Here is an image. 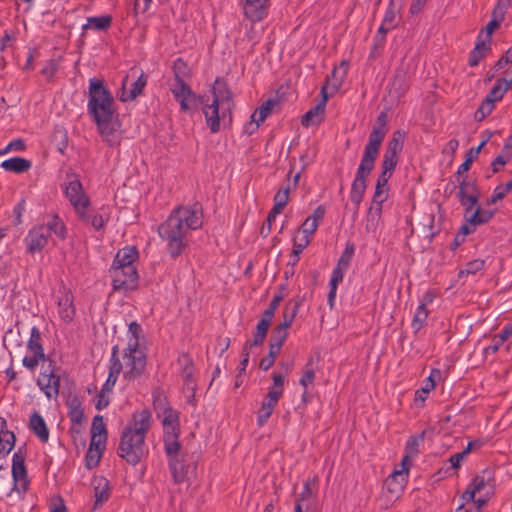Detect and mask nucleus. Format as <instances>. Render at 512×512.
Masks as SVG:
<instances>
[{"label": "nucleus", "instance_id": "obj_7", "mask_svg": "<svg viewBox=\"0 0 512 512\" xmlns=\"http://www.w3.org/2000/svg\"><path fill=\"white\" fill-rule=\"evenodd\" d=\"M204 97V103L202 105V111L205 116L206 124L210 129L211 133H217L220 130L221 122H231V111L232 109L228 106H224L220 103H208V97Z\"/></svg>", "mask_w": 512, "mask_h": 512}, {"label": "nucleus", "instance_id": "obj_60", "mask_svg": "<svg viewBox=\"0 0 512 512\" xmlns=\"http://www.w3.org/2000/svg\"><path fill=\"white\" fill-rule=\"evenodd\" d=\"M399 156L395 154L384 153L381 168L393 172L398 164Z\"/></svg>", "mask_w": 512, "mask_h": 512}, {"label": "nucleus", "instance_id": "obj_22", "mask_svg": "<svg viewBox=\"0 0 512 512\" xmlns=\"http://www.w3.org/2000/svg\"><path fill=\"white\" fill-rule=\"evenodd\" d=\"M164 435V451L165 453H172L176 449H180L182 444L179 442L178 437L180 435L179 423L163 425Z\"/></svg>", "mask_w": 512, "mask_h": 512}, {"label": "nucleus", "instance_id": "obj_40", "mask_svg": "<svg viewBox=\"0 0 512 512\" xmlns=\"http://www.w3.org/2000/svg\"><path fill=\"white\" fill-rule=\"evenodd\" d=\"M405 133L397 130L393 133L392 138L389 140L387 147H386V153L389 154H395L399 156V153L403 149V142H404Z\"/></svg>", "mask_w": 512, "mask_h": 512}, {"label": "nucleus", "instance_id": "obj_20", "mask_svg": "<svg viewBox=\"0 0 512 512\" xmlns=\"http://www.w3.org/2000/svg\"><path fill=\"white\" fill-rule=\"evenodd\" d=\"M492 135H493L492 131L486 130L482 134V141L480 142V144L477 147L470 148L466 152V154H465V161L458 167V170L456 172V174L458 176L463 175L464 173H466L470 169L474 159H476L478 157V155L480 154L482 148L491 139Z\"/></svg>", "mask_w": 512, "mask_h": 512}, {"label": "nucleus", "instance_id": "obj_30", "mask_svg": "<svg viewBox=\"0 0 512 512\" xmlns=\"http://www.w3.org/2000/svg\"><path fill=\"white\" fill-rule=\"evenodd\" d=\"M29 428L40 439L41 442L45 443L48 441L49 430L43 417L38 412H34L30 416Z\"/></svg>", "mask_w": 512, "mask_h": 512}, {"label": "nucleus", "instance_id": "obj_43", "mask_svg": "<svg viewBox=\"0 0 512 512\" xmlns=\"http://www.w3.org/2000/svg\"><path fill=\"white\" fill-rule=\"evenodd\" d=\"M152 397H153V407H154V410L156 411L158 417H161L162 412L171 408V406H169V404L167 402L166 396L160 389H155L152 393Z\"/></svg>", "mask_w": 512, "mask_h": 512}, {"label": "nucleus", "instance_id": "obj_15", "mask_svg": "<svg viewBox=\"0 0 512 512\" xmlns=\"http://www.w3.org/2000/svg\"><path fill=\"white\" fill-rule=\"evenodd\" d=\"M26 453L19 448L12 457V477L15 487H20L23 491L28 488L29 480L25 466Z\"/></svg>", "mask_w": 512, "mask_h": 512}, {"label": "nucleus", "instance_id": "obj_44", "mask_svg": "<svg viewBox=\"0 0 512 512\" xmlns=\"http://www.w3.org/2000/svg\"><path fill=\"white\" fill-rule=\"evenodd\" d=\"M495 108V103L488 98H484L479 108L474 113V119L477 122L483 121L488 115L492 113Z\"/></svg>", "mask_w": 512, "mask_h": 512}, {"label": "nucleus", "instance_id": "obj_51", "mask_svg": "<svg viewBox=\"0 0 512 512\" xmlns=\"http://www.w3.org/2000/svg\"><path fill=\"white\" fill-rule=\"evenodd\" d=\"M489 472L483 471L482 474L476 475L469 486L474 490L475 493L481 492L488 485Z\"/></svg>", "mask_w": 512, "mask_h": 512}, {"label": "nucleus", "instance_id": "obj_21", "mask_svg": "<svg viewBox=\"0 0 512 512\" xmlns=\"http://www.w3.org/2000/svg\"><path fill=\"white\" fill-rule=\"evenodd\" d=\"M213 103H220L232 109L233 99L232 92L225 80L216 78L212 86Z\"/></svg>", "mask_w": 512, "mask_h": 512}, {"label": "nucleus", "instance_id": "obj_5", "mask_svg": "<svg viewBox=\"0 0 512 512\" xmlns=\"http://www.w3.org/2000/svg\"><path fill=\"white\" fill-rule=\"evenodd\" d=\"M142 332L140 324L133 321L129 324V343L124 353V378L128 381L139 378L146 368V355L139 350V337Z\"/></svg>", "mask_w": 512, "mask_h": 512}, {"label": "nucleus", "instance_id": "obj_50", "mask_svg": "<svg viewBox=\"0 0 512 512\" xmlns=\"http://www.w3.org/2000/svg\"><path fill=\"white\" fill-rule=\"evenodd\" d=\"M91 436L107 438V430L105 427V423L103 421V417L101 415H96L93 418V422L91 425Z\"/></svg>", "mask_w": 512, "mask_h": 512}, {"label": "nucleus", "instance_id": "obj_54", "mask_svg": "<svg viewBox=\"0 0 512 512\" xmlns=\"http://www.w3.org/2000/svg\"><path fill=\"white\" fill-rule=\"evenodd\" d=\"M484 263L482 259H474L468 262L464 269L460 270L458 276L461 278L463 275L475 274L483 269Z\"/></svg>", "mask_w": 512, "mask_h": 512}, {"label": "nucleus", "instance_id": "obj_3", "mask_svg": "<svg viewBox=\"0 0 512 512\" xmlns=\"http://www.w3.org/2000/svg\"><path fill=\"white\" fill-rule=\"evenodd\" d=\"M87 110L94 120L99 134L108 143L110 147L120 144V136L117 130L120 127L118 114L114 104H98L88 102Z\"/></svg>", "mask_w": 512, "mask_h": 512}, {"label": "nucleus", "instance_id": "obj_32", "mask_svg": "<svg viewBox=\"0 0 512 512\" xmlns=\"http://www.w3.org/2000/svg\"><path fill=\"white\" fill-rule=\"evenodd\" d=\"M59 315L65 322L72 321L75 315L73 306V296L70 292H65L58 300Z\"/></svg>", "mask_w": 512, "mask_h": 512}, {"label": "nucleus", "instance_id": "obj_31", "mask_svg": "<svg viewBox=\"0 0 512 512\" xmlns=\"http://www.w3.org/2000/svg\"><path fill=\"white\" fill-rule=\"evenodd\" d=\"M511 87L512 77L510 79L505 77L498 78L486 98L491 99L494 103L500 101Z\"/></svg>", "mask_w": 512, "mask_h": 512}, {"label": "nucleus", "instance_id": "obj_56", "mask_svg": "<svg viewBox=\"0 0 512 512\" xmlns=\"http://www.w3.org/2000/svg\"><path fill=\"white\" fill-rule=\"evenodd\" d=\"M425 431H422L418 435H414L409 438V440L406 443V450L411 455H416L419 452V445L424 440Z\"/></svg>", "mask_w": 512, "mask_h": 512}, {"label": "nucleus", "instance_id": "obj_33", "mask_svg": "<svg viewBox=\"0 0 512 512\" xmlns=\"http://www.w3.org/2000/svg\"><path fill=\"white\" fill-rule=\"evenodd\" d=\"M138 258V251L135 247L129 246L120 249L113 261L112 266H134L135 260Z\"/></svg>", "mask_w": 512, "mask_h": 512}, {"label": "nucleus", "instance_id": "obj_17", "mask_svg": "<svg viewBox=\"0 0 512 512\" xmlns=\"http://www.w3.org/2000/svg\"><path fill=\"white\" fill-rule=\"evenodd\" d=\"M49 238V229L46 226L35 227L25 239L28 252L35 253L41 251L47 245Z\"/></svg>", "mask_w": 512, "mask_h": 512}, {"label": "nucleus", "instance_id": "obj_23", "mask_svg": "<svg viewBox=\"0 0 512 512\" xmlns=\"http://www.w3.org/2000/svg\"><path fill=\"white\" fill-rule=\"evenodd\" d=\"M406 482L407 477L403 473V471L395 470L385 480L384 487L387 490V492L391 494L392 498L397 499L402 494Z\"/></svg>", "mask_w": 512, "mask_h": 512}, {"label": "nucleus", "instance_id": "obj_11", "mask_svg": "<svg viewBox=\"0 0 512 512\" xmlns=\"http://www.w3.org/2000/svg\"><path fill=\"white\" fill-rule=\"evenodd\" d=\"M65 195L73 205L80 219H86L89 197L84 193L82 183L78 179L70 181L65 187Z\"/></svg>", "mask_w": 512, "mask_h": 512}, {"label": "nucleus", "instance_id": "obj_6", "mask_svg": "<svg viewBox=\"0 0 512 512\" xmlns=\"http://www.w3.org/2000/svg\"><path fill=\"white\" fill-rule=\"evenodd\" d=\"M376 159L377 158L369 156L368 154H363L360 164L357 168L355 179L352 182L350 191V199L354 204L355 214L358 212L359 206L363 200L366 190V180L374 168Z\"/></svg>", "mask_w": 512, "mask_h": 512}, {"label": "nucleus", "instance_id": "obj_35", "mask_svg": "<svg viewBox=\"0 0 512 512\" xmlns=\"http://www.w3.org/2000/svg\"><path fill=\"white\" fill-rule=\"evenodd\" d=\"M324 113V104L318 103L303 115L301 124L305 127H309L310 125H317L322 122Z\"/></svg>", "mask_w": 512, "mask_h": 512}, {"label": "nucleus", "instance_id": "obj_27", "mask_svg": "<svg viewBox=\"0 0 512 512\" xmlns=\"http://www.w3.org/2000/svg\"><path fill=\"white\" fill-rule=\"evenodd\" d=\"M92 486L94 488V510L106 502L109 498V482L102 476L94 477L92 480Z\"/></svg>", "mask_w": 512, "mask_h": 512}, {"label": "nucleus", "instance_id": "obj_26", "mask_svg": "<svg viewBox=\"0 0 512 512\" xmlns=\"http://www.w3.org/2000/svg\"><path fill=\"white\" fill-rule=\"evenodd\" d=\"M484 30H480L474 49L470 52L468 64L475 67L491 50V44L483 39Z\"/></svg>", "mask_w": 512, "mask_h": 512}, {"label": "nucleus", "instance_id": "obj_29", "mask_svg": "<svg viewBox=\"0 0 512 512\" xmlns=\"http://www.w3.org/2000/svg\"><path fill=\"white\" fill-rule=\"evenodd\" d=\"M304 302V296H296L295 298L289 300L283 311V322L280 323L283 327L289 328L296 317L300 306Z\"/></svg>", "mask_w": 512, "mask_h": 512}, {"label": "nucleus", "instance_id": "obj_16", "mask_svg": "<svg viewBox=\"0 0 512 512\" xmlns=\"http://www.w3.org/2000/svg\"><path fill=\"white\" fill-rule=\"evenodd\" d=\"M95 101L98 104H115L114 97L103 80L92 78L89 80L88 102Z\"/></svg>", "mask_w": 512, "mask_h": 512}, {"label": "nucleus", "instance_id": "obj_59", "mask_svg": "<svg viewBox=\"0 0 512 512\" xmlns=\"http://www.w3.org/2000/svg\"><path fill=\"white\" fill-rule=\"evenodd\" d=\"M87 218L81 219L84 223L90 224L96 230H100L105 225V220L101 214L92 215L89 211V207L87 208Z\"/></svg>", "mask_w": 512, "mask_h": 512}, {"label": "nucleus", "instance_id": "obj_24", "mask_svg": "<svg viewBox=\"0 0 512 512\" xmlns=\"http://www.w3.org/2000/svg\"><path fill=\"white\" fill-rule=\"evenodd\" d=\"M245 16L253 22L262 20L266 15L268 0H242Z\"/></svg>", "mask_w": 512, "mask_h": 512}, {"label": "nucleus", "instance_id": "obj_49", "mask_svg": "<svg viewBox=\"0 0 512 512\" xmlns=\"http://www.w3.org/2000/svg\"><path fill=\"white\" fill-rule=\"evenodd\" d=\"M46 228L49 229V237L51 236V232L57 235L60 239H65L66 237V227L63 221L58 217L54 216L51 221L45 225Z\"/></svg>", "mask_w": 512, "mask_h": 512}, {"label": "nucleus", "instance_id": "obj_37", "mask_svg": "<svg viewBox=\"0 0 512 512\" xmlns=\"http://www.w3.org/2000/svg\"><path fill=\"white\" fill-rule=\"evenodd\" d=\"M288 337V328L277 325L269 340V348L280 353L281 348Z\"/></svg>", "mask_w": 512, "mask_h": 512}, {"label": "nucleus", "instance_id": "obj_55", "mask_svg": "<svg viewBox=\"0 0 512 512\" xmlns=\"http://www.w3.org/2000/svg\"><path fill=\"white\" fill-rule=\"evenodd\" d=\"M512 4V0H498L493 11L492 16L498 20H504L507 10Z\"/></svg>", "mask_w": 512, "mask_h": 512}, {"label": "nucleus", "instance_id": "obj_12", "mask_svg": "<svg viewBox=\"0 0 512 512\" xmlns=\"http://www.w3.org/2000/svg\"><path fill=\"white\" fill-rule=\"evenodd\" d=\"M458 181L459 191L457 198L461 205L465 207L466 213H469L472 208L478 203L480 191L475 181L467 180V176L462 177L456 174Z\"/></svg>", "mask_w": 512, "mask_h": 512}, {"label": "nucleus", "instance_id": "obj_19", "mask_svg": "<svg viewBox=\"0 0 512 512\" xmlns=\"http://www.w3.org/2000/svg\"><path fill=\"white\" fill-rule=\"evenodd\" d=\"M178 364L181 367V377L187 390L194 393L196 384L194 381L193 360L188 354H181L178 358Z\"/></svg>", "mask_w": 512, "mask_h": 512}, {"label": "nucleus", "instance_id": "obj_9", "mask_svg": "<svg viewBox=\"0 0 512 512\" xmlns=\"http://www.w3.org/2000/svg\"><path fill=\"white\" fill-rule=\"evenodd\" d=\"M57 367L53 360H49L47 366L42 365V370L37 380V385L48 399L57 398L60 388V376L56 373Z\"/></svg>", "mask_w": 512, "mask_h": 512}, {"label": "nucleus", "instance_id": "obj_13", "mask_svg": "<svg viewBox=\"0 0 512 512\" xmlns=\"http://www.w3.org/2000/svg\"><path fill=\"white\" fill-rule=\"evenodd\" d=\"M387 114L381 112L377 117V125L373 127L369 134L368 142L365 145L364 153L369 156L378 157L381 144L385 138L387 132Z\"/></svg>", "mask_w": 512, "mask_h": 512}, {"label": "nucleus", "instance_id": "obj_53", "mask_svg": "<svg viewBox=\"0 0 512 512\" xmlns=\"http://www.w3.org/2000/svg\"><path fill=\"white\" fill-rule=\"evenodd\" d=\"M112 22L111 16H99L88 18V24L97 30H105L110 27Z\"/></svg>", "mask_w": 512, "mask_h": 512}, {"label": "nucleus", "instance_id": "obj_25", "mask_svg": "<svg viewBox=\"0 0 512 512\" xmlns=\"http://www.w3.org/2000/svg\"><path fill=\"white\" fill-rule=\"evenodd\" d=\"M280 398L274 393H267L257 413V424L263 426L272 415Z\"/></svg>", "mask_w": 512, "mask_h": 512}, {"label": "nucleus", "instance_id": "obj_58", "mask_svg": "<svg viewBox=\"0 0 512 512\" xmlns=\"http://www.w3.org/2000/svg\"><path fill=\"white\" fill-rule=\"evenodd\" d=\"M273 386L270 388L268 393H274L277 398L283 395L284 376L282 374L273 373Z\"/></svg>", "mask_w": 512, "mask_h": 512}, {"label": "nucleus", "instance_id": "obj_57", "mask_svg": "<svg viewBox=\"0 0 512 512\" xmlns=\"http://www.w3.org/2000/svg\"><path fill=\"white\" fill-rule=\"evenodd\" d=\"M382 213V206L377 204L370 205L367 213V228H369V225L375 226L378 220L381 217Z\"/></svg>", "mask_w": 512, "mask_h": 512}, {"label": "nucleus", "instance_id": "obj_52", "mask_svg": "<svg viewBox=\"0 0 512 512\" xmlns=\"http://www.w3.org/2000/svg\"><path fill=\"white\" fill-rule=\"evenodd\" d=\"M69 417L73 424H81L84 418V412L81 408L80 402L77 400H73L70 403V411H69Z\"/></svg>", "mask_w": 512, "mask_h": 512}, {"label": "nucleus", "instance_id": "obj_18", "mask_svg": "<svg viewBox=\"0 0 512 512\" xmlns=\"http://www.w3.org/2000/svg\"><path fill=\"white\" fill-rule=\"evenodd\" d=\"M122 369H123V365H122V363L120 361V357H119V347H118V345H114L111 350L108 378H107L106 382L104 383L101 391L108 393L113 389Z\"/></svg>", "mask_w": 512, "mask_h": 512}, {"label": "nucleus", "instance_id": "obj_64", "mask_svg": "<svg viewBox=\"0 0 512 512\" xmlns=\"http://www.w3.org/2000/svg\"><path fill=\"white\" fill-rule=\"evenodd\" d=\"M101 456L102 454L99 450L88 449L85 457L87 468L91 469L96 467L99 464Z\"/></svg>", "mask_w": 512, "mask_h": 512}, {"label": "nucleus", "instance_id": "obj_63", "mask_svg": "<svg viewBox=\"0 0 512 512\" xmlns=\"http://www.w3.org/2000/svg\"><path fill=\"white\" fill-rule=\"evenodd\" d=\"M311 365H312V360H309L308 363L306 364V370L304 371V373L300 379V385L302 387H304L305 390H306L308 384H312L314 382V378H315V373H314V370L311 367Z\"/></svg>", "mask_w": 512, "mask_h": 512}, {"label": "nucleus", "instance_id": "obj_14", "mask_svg": "<svg viewBox=\"0 0 512 512\" xmlns=\"http://www.w3.org/2000/svg\"><path fill=\"white\" fill-rule=\"evenodd\" d=\"M137 71L132 69L128 75L122 81V88L119 94V100L122 102H128L134 100L136 97L142 94L144 87L147 84V75L141 71L140 75H138L135 81L131 84V88L129 91L126 89L127 81L130 77H135Z\"/></svg>", "mask_w": 512, "mask_h": 512}, {"label": "nucleus", "instance_id": "obj_34", "mask_svg": "<svg viewBox=\"0 0 512 512\" xmlns=\"http://www.w3.org/2000/svg\"><path fill=\"white\" fill-rule=\"evenodd\" d=\"M317 479L308 478L303 485L301 493L297 496L296 500L305 503V510L309 511L312 508V502L315 497V491L313 487L316 485Z\"/></svg>", "mask_w": 512, "mask_h": 512}, {"label": "nucleus", "instance_id": "obj_10", "mask_svg": "<svg viewBox=\"0 0 512 512\" xmlns=\"http://www.w3.org/2000/svg\"><path fill=\"white\" fill-rule=\"evenodd\" d=\"M109 272L114 290H133L137 287L138 273L135 266H112Z\"/></svg>", "mask_w": 512, "mask_h": 512}, {"label": "nucleus", "instance_id": "obj_28", "mask_svg": "<svg viewBox=\"0 0 512 512\" xmlns=\"http://www.w3.org/2000/svg\"><path fill=\"white\" fill-rule=\"evenodd\" d=\"M291 170L289 171L287 175V185L283 188H280L274 195V206L272 208V216L273 215H279L284 208L286 207L288 201H289V194H290V176H291Z\"/></svg>", "mask_w": 512, "mask_h": 512}, {"label": "nucleus", "instance_id": "obj_8", "mask_svg": "<svg viewBox=\"0 0 512 512\" xmlns=\"http://www.w3.org/2000/svg\"><path fill=\"white\" fill-rule=\"evenodd\" d=\"M165 454L174 483H184L188 479V474L195 469L193 464L187 463V453L181 447L170 454Z\"/></svg>", "mask_w": 512, "mask_h": 512}, {"label": "nucleus", "instance_id": "obj_4", "mask_svg": "<svg viewBox=\"0 0 512 512\" xmlns=\"http://www.w3.org/2000/svg\"><path fill=\"white\" fill-rule=\"evenodd\" d=\"M174 74V83L170 87L174 98L179 102L181 111H187L192 106L204 103V97L196 95L189 85L187 80L191 77V71L182 58H177L172 66Z\"/></svg>", "mask_w": 512, "mask_h": 512}, {"label": "nucleus", "instance_id": "obj_45", "mask_svg": "<svg viewBox=\"0 0 512 512\" xmlns=\"http://www.w3.org/2000/svg\"><path fill=\"white\" fill-rule=\"evenodd\" d=\"M27 349L30 352H38L40 355L41 352H44V348L41 344V333L37 327H32L30 333V339L27 342Z\"/></svg>", "mask_w": 512, "mask_h": 512}, {"label": "nucleus", "instance_id": "obj_1", "mask_svg": "<svg viewBox=\"0 0 512 512\" xmlns=\"http://www.w3.org/2000/svg\"><path fill=\"white\" fill-rule=\"evenodd\" d=\"M202 223L201 215L196 209L178 206L159 225L158 234L166 242L167 251L173 259L180 256L188 246L187 235L189 231L199 229Z\"/></svg>", "mask_w": 512, "mask_h": 512}, {"label": "nucleus", "instance_id": "obj_42", "mask_svg": "<svg viewBox=\"0 0 512 512\" xmlns=\"http://www.w3.org/2000/svg\"><path fill=\"white\" fill-rule=\"evenodd\" d=\"M31 353L32 356H25L22 360L23 366L31 371H34L41 361L45 365L46 362L49 364V360H51L44 352H41L40 356L38 352Z\"/></svg>", "mask_w": 512, "mask_h": 512}, {"label": "nucleus", "instance_id": "obj_62", "mask_svg": "<svg viewBox=\"0 0 512 512\" xmlns=\"http://www.w3.org/2000/svg\"><path fill=\"white\" fill-rule=\"evenodd\" d=\"M511 192L510 190H506V185H498L490 198L487 199V205L496 204L498 201L504 199L506 195Z\"/></svg>", "mask_w": 512, "mask_h": 512}, {"label": "nucleus", "instance_id": "obj_47", "mask_svg": "<svg viewBox=\"0 0 512 512\" xmlns=\"http://www.w3.org/2000/svg\"><path fill=\"white\" fill-rule=\"evenodd\" d=\"M348 63L342 61L340 65L332 70L331 76L334 79L333 88L338 90L347 76Z\"/></svg>", "mask_w": 512, "mask_h": 512}, {"label": "nucleus", "instance_id": "obj_2", "mask_svg": "<svg viewBox=\"0 0 512 512\" xmlns=\"http://www.w3.org/2000/svg\"><path fill=\"white\" fill-rule=\"evenodd\" d=\"M152 415L148 409L136 411L122 430L117 455L130 465H137L145 453V438L151 428Z\"/></svg>", "mask_w": 512, "mask_h": 512}, {"label": "nucleus", "instance_id": "obj_38", "mask_svg": "<svg viewBox=\"0 0 512 512\" xmlns=\"http://www.w3.org/2000/svg\"><path fill=\"white\" fill-rule=\"evenodd\" d=\"M494 216L493 211L482 210L480 207H477L471 215H465L466 220L472 226L482 225L488 223Z\"/></svg>", "mask_w": 512, "mask_h": 512}, {"label": "nucleus", "instance_id": "obj_46", "mask_svg": "<svg viewBox=\"0 0 512 512\" xmlns=\"http://www.w3.org/2000/svg\"><path fill=\"white\" fill-rule=\"evenodd\" d=\"M427 318H428L427 308L424 307V304H419V306L414 314L412 323H411V327L413 328L415 333H417L423 327V325L427 321Z\"/></svg>", "mask_w": 512, "mask_h": 512}, {"label": "nucleus", "instance_id": "obj_36", "mask_svg": "<svg viewBox=\"0 0 512 512\" xmlns=\"http://www.w3.org/2000/svg\"><path fill=\"white\" fill-rule=\"evenodd\" d=\"M1 167L6 171L20 174L31 168V161L21 157H12L4 160L1 163Z\"/></svg>", "mask_w": 512, "mask_h": 512}, {"label": "nucleus", "instance_id": "obj_61", "mask_svg": "<svg viewBox=\"0 0 512 512\" xmlns=\"http://www.w3.org/2000/svg\"><path fill=\"white\" fill-rule=\"evenodd\" d=\"M283 298H284V295H283L282 292H279V293L275 294L273 296V299L271 300L269 306L263 312V315L266 316L267 318H271L272 319L274 317V314H275V311H276L277 307L279 306V304L283 300Z\"/></svg>", "mask_w": 512, "mask_h": 512}, {"label": "nucleus", "instance_id": "obj_41", "mask_svg": "<svg viewBox=\"0 0 512 512\" xmlns=\"http://www.w3.org/2000/svg\"><path fill=\"white\" fill-rule=\"evenodd\" d=\"M401 7L402 3L397 5V3H394L393 1H389L382 23L388 26V28H395L397 25V13Z\"/></svg>", "mask_w": 512, "mask_h": 512}, {"label": "nucleus", "instance_id": "obj_39", "mask_svg": "<svg viewBox=\"0 0 512 512\" xmlns=\"http://www.w3.org/2000/svg\"><path fill=\"white\" fill-rule=\"evenodd\" d=\"M274 105L275 101L268 99L263 102L258 109L255 110V112L251 115V120L256 124V127H258L259 124L270 115Z\"/></svg>", "mask_w": 512, "mask_h": 512}, {"label": "nucleus", "instance_id": "obj_48", "mask_svg": "<svg viewBox=\"0 0 512 512\" xmlns=\"http://www.w3.org/2000/svg\"><path fill=\"white\" fill-rule=\"evenodd\" d=\"M15 435L12 431L0 433V454H8L15 445Z\"/></svg>", "mask_w": 512, "mask_h": 512}]
</instances>
